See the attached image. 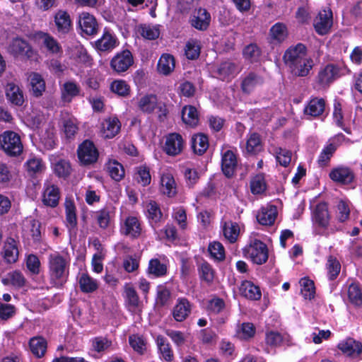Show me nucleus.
Returning a JSON list of instances; mask_svg holds the SVG:
<instances>
[{"label":"nucleus","instance_id":"4be33fe9","mask_svg":"<svg viewBox=\"0 0 362 362\" xmlns=\"http://www.w3.org/2000/svg\"><path fill=\"white\" fill-rule=\"evenodd\" d=\"M191 311L192 305L189 300L185 298H179L173 308L172 315L175 321L183 322L189 317Z\"/></svg>","mask_w":362,"mask_h":362},{"label":"nucleus","instance_id":"0eeeda50","mask_svg":"<svg viewBox=\"0 0 362 362\" xmlns=\"http://www.w3.org/2000/svg\"><path fill=\"white\" fill-rule=\"evenodd\" d=\"M333 25V15L330 8H325L319 11L313 20L315 31L320 35L328 34Z\"/></svg>","mask_w":362,"mask_h":362},{"label":"nucleus","instance_id":"473e14b6","mask_svg":"<svg viewBox=\"0 0 362 362\" xmlns=\"http://www.w3.org/2000/svg\"><path fill=\"white\" fill-rule=\"evenodd\" d=\"M24 235L30 238L34 242H38L41 239L40 223L39 221L30 218H27L23 226Z\"/></svg>","mask_w":362,"mask_h":362},{"label":"nucleus","instance_id":"f8f14e48","mask_svg":"<svg viewBox=\"0 0 362 362\" xmlns=\"http://www.w3.org/2000/svg\"><path fill=\"white\" fill-rule=\"evenodd\" d=\"M329 176L333 182L343 185H350L355 178L354 171L350 168L344 165L332 168Z\"/></svg>","mask_w":362,"mask_h":362},{"label":"nucleus","instance_id":"13d9d810","mask_svg":"<svg viewBox=\"0 0 362 362\" xmlns=\"http://www.w3.org/2000/svg\"><path fill=\"white\" fill-rule=\"evenodd\" d=\"M332 115L334 123L341 128L349 117V114L342 109L341 104L337 101L334 103Z\"/></svg>","mask_w":362,"mask_h":362},{"label":"nucleus","instance_id":"c03bdc74","mask_svg":"<svg viewBox=\"0 0 362 362\" xmlns=\"http://www.w3.org/2000/svg\"><path fill=\"white\" fill-rule=\"evenodd\" d=\"M288 31L286 24L276 23L269 30V37L272 42L281 43L288 37Z\"/></svg>","mask_w":362,"mask_h":362},{"label":"nucleus","instance_id":"c9c22d12","mask_svg":"<svg viewBox=\"0 0 362 362\" xmlns=\"http://www.w3.org/2000/svg\"><path fill=\"white\" fill-rule=\"evenodd\" d=\"M28 81L31 87V91L34 96H41L45 90V81L41 74L32 72L29 74Z\"/></svg>","mask_w":362,"mask_h":362},{"label":"nucleus","instance_id":"de8ad7c7","mask_svg":"<svg viewBox=\"0 0 362 362\" xmlns=\"http://www.w3.org/2000/svg\"><path fill=\"white\" fill-rule=\"evenodd\" d=\"M263 83L262 78L254 73L249 74L242 81L241 88L244 93H250Z\"/></svg>","mask_w":362,"mask_h":362},{"label":"nucleus","instance_id":"7c9ffc66","mask_svg":"<svg viewBox=\"0 0 362 362\" xmlns=\"http://www.w3.org/2000/svg\"><path fill=\"white\" fill-rule=\"evenodd\" d=\"M61 97L64 103H70L74 98L80 95L81 87L74 81H67L61 86Z\"/></svg>","mask_w":362,"mask_h":362},{"label":"nucleus","instance_id":"39448f33","mask_svg":"<svg viewBox=\"0 0 362 362\" xmlns=\"http://www.w3.org/2000/svg\"><path fill=\"white\" fill-rule=\"evenodd\" d=\"M0 145L10 156L19 155L23 151V144L18 134L12 131L4 132L0 135Z\"/></svg>","mask_w":362,"mask_h":362},{"label":"nucleus","instance_id":"37998d69","mask_svg":"<svg viewBox=\"0 0 362 362\" xmlns=\"http://www.w3.org/2000/svg\"><path fill=\"white\" fill-rule=\"evenodd\" d=\"M314 66L313 59L309 55L291 66L292 72L298 76H306Z\"/></svg>","mask_w":362,"mask_h":362},{"label":"nucleus","instance_id":"a211bd4d","mask_svg":"<svg viewBox=\"0 0 362 362\" xmlns=\"http://www.w3.org/2000/svg\"><path fill=\"white\" fill-rule=\"evenodd\" d=\"M121 122L116 117L105 119L100 125V135L105 139H112L120 131Z\"/></svg>","mask_w":362,"mask_h":362},{"label":"nucleus","instance_id":"393cba45","mask_svg":"<svg viewBox=\"0 0 362 362\" xmlns=\"http://www.w3.org/2000/svg\"><path fill=\"white\" fill-rule=\"evenodd\" d=\"M125 303L128 310L132 313L141 311V302L134 288L130 284L124 286Z\"/></svg>","mask_w":362,"mask_h":362},{"label":"nucleus","instance_id":"58836bf2","mask_svg":"<svg viewBox=\"0 0 362 362\" xmlns=\"http://www.w3.org/2000/svg\"><path fill=\"white\" fill-rule=\"evenodd\" d=\"M175 66V58L170 54H163L158 62L157 70L158 73L167 76L171 74Z\"/></svg>","mask_w":362,"mask_h":362},{"label":"nucleus","instance_id":"a19ab883","mask_svg":"<svg viewBox=\"0 0 362 362\" xmlns=\"http://www.w3.org/2000/svg\"><path fill=\"white\" fill-rule=\"evenodd\" d=\"M344 140V136L343 134H338L333 139V142L325 146L319 156V163L324 165L332 157L334 152L336 151L338 145Z\"/></svg>","mask_w":362,"mask_h":362},{"label":"nucleus","instance_id":"4d7b16f0","mask_svg":"<svg viewBox=\"0 0 362 362\" xmlns=\"http://www.w3.org/2000/svg\"><path fill=\"white\" fill-rule=\"evenodd\" d=\"M25 123L31 129H39L45 120V115L40 111L33 110L25 117Z\"/></svg>","mask_w":362,"mask_h":362},{"label":"nucleus","instance_id":"bb28decb","mask_svg":"<svg viewBox=\"0 0 362 362\" xmlns=\"http://www.w3.org/2000/svg\"><path fill=\"white\" fill-rule=\"evenodd\" d=\"M115 214V209L112 206H107L95 213V218L98 226L102 229H107L111 224Z\"/></svg>","mask_w":362,"mask_h":362},{"label":"nucleus","instance_id":"dca6fc26","mask_svg":"<svg viewBox=\"0 0 362 362\" xmlns=\"http://www.w3.org/2000/svg\"><path fill=\"white\" fill-rule=\"evenodd\" d=\"M65 208V225L70 234H76L77 232L76 208L74 201L66 198L64 202Z\"/></svg>","mask_w":362,"mask_h":362},{"label":"nucleus","instance_id":"f03ea898","mask_svg":"<svg viewBox=\"0 0 362 362\" xmlns=\"http://www.w3.org/2000/svg\"><path fill=\"white\" fill-rule=\"evenodd\" d=\"M245 256L254 264H264L269 257L268 247L255 236H250L248 244L244 248Z\"/></svg>","mask_w":362,"mask_h":362},{"label":"nucleus","instance_id":"7ed1b4c3","mask_svg":"<svg viewBox=\"0 0 362 362\" xmlns=\"http://www.w3.org/2000/svg\"><path fill=\"white\" fill-rule=\"evenodd\" d=\"M137 107L139 111L145 114H151L157 110L160 119L167 114L165 105L158 102L157 96L151 93L141 95L137 100Z\"/></svg>","mask_w":362,"mask_h":362},{"label":"nucleus","instance_id":"ea45409f","mask_svg":"<svg viewBox=\"0 0 362 362\" xmlns=\"http://www.w3.org/2000/svg\"><path fill=\"white\" fill-rule=\"evenodd\" d=\"M7 99L13 105L21 106L24 103L23 91L13 83H8L6 88Z\"/></svg>","mask_w":362,"mask_h":362},{"label":"nucleus","instance_id":"c756f323","mask_svg":"<svg viewBox=\"0 0 362 362\" xmlns=\"http://www.w3.org/2000/svg\"><path fill=\"white\" fill-rule=\"evenodd\" d=\"M237 165V158L235 153L230 149H226L222 153L221 168L227 177H231Z\"/></svg>","mask_w":362,"mask_h":362},{"label":"nucleus","instance_id":"8fccbe9b","mask_svg":"<svg viewBox=\"0 0 362 362\" xmlns=\"http://www.w3.org/2000/svg\"><path fill=\"white\" fill-rule=\"evenodd\" d=\"M209 147L208 137L204 134H197L192 138V148L198 155H202Z\"/></svg>","mask_w":362,"mask_h":362},{"label":"nucleus","instance_id":"338daca9","mask_svg":"<svg viewBox=\"0 0 362 362\" xmlns=\"http://www.w3.org/2000/svg\"><path fill=\"white\" fill-rule=\"evenodd\" d=\"M139 30L141 35L147 40H155L160 35L159 25H142Z\"/></svg>","mask_w":362,"mask_h":362},{"label":"nucleus","instance_id":"774afa93","mask_svg":"<svg viewBox=\"0 0 362 362\" xmlns=\"http://www.w3.org/2000/svg\"><path fill=\"white\" fill-rule=\"evenodd\" d=\"M348 297L349 300L354 305L362 304V291L356 283H352L348 288Z\"/></svg>","mask_w":362,"mask_h":362},{"label":"nucleus","instance_id":"5fc2aeb1","mask_svg":"<svg viewBox=\"0 0 362 362\" xmlns=\"http://www.w3.org/2000/svg\"><path fill=\"white\" fill-rule=\"evenodd\" d=\"M182 119L187 125L195 127L199 122L197 109L191 105L184 107L182 111Z\"/></svg>","mask_w":362,"mask_h":362},{"label":"nucleus","instance_id":"e433bc0d","mask_svg":"<svg viewBox=\"0 0 362 362\" xmlns=\"http://www.w3.org/2000/svg\"><path fill=\"white\" fill-rule=\"evenodd\" d=\"M35 38L41 40L42 44L49 52L56 54L62 52V48L59 42L49 34L38 32L35 34Z\"/></svg>","mask_w":362,"mask_h":362},{"label":"nucleus","instance_id":"c85d7f7f","mask_svg":"<svg viewBox=\"0 0 362 362\" xmlns=\"http://www.w3.org/2000/svg\"><path fill=\"white\" fill-rule=\"evenodd\" d=\"M210 22V13L206 9L202 8L197 10L191 18L192 25L199 30H206Z\"/></svg>","mask_w":362,"mask_h":362},{"label":"nucleus","instance_id":"bf43d9fd","mask_svg":"<svg viewBox=\"0 0 362 362\" xmlns=\"http://www.w3.org/2000/svg\"><path fill=\"white\" fill-rule=\"evenodd\" d=\"M262 148L260 136L257 133H252L245 143V151L249 153H255Z\"/></svg>","mask_w":362,"mask_h":362},{"label":"nucleus","instance_id":"3c124183","mask_svg":"<svg viewBox=\"0 0 362 362\" xmlns=\"http://www.w3.org/2000/svg\"><path fill=\"white\" fill-rule=\"evenodd\" d=\"M240 233V226L233 221H226L223 226V233L224 237L230 242L234 243L238 239Z\"/></svg>","mask_w":362,"mask_h":362},{"label":"nucleus","instance_id":"a878e982","mask_svg":"<svg viewBox=\"0 0 362 362\" xmlns=\"http://www.w3.org/2000/svg\"><path fill=\"white\" fill-rule=\"evenodd\" d=\"M265 342L268 347L272 349L292 344V339L289 334H281L277 332H269L267 333Z\"/></svg>","mask_w":362,"mask_h":362},{"label":"nucleus","instance_id":"69168bd1","mask_svg":"<svg viewBox=\"0 0 362 362\" xmlns=\"http://www.w3.org/2000/svg\"><path fill=\"white\" fill-rule=\"evenodd\" d=\"M200 49V42L197 40L191 39L185 45V55L189 59H194L199 56Z\"/></svg>","mask_w":362,"mask_h":362},{"label":"nucleus","instance_id":"aec40b11","mask_svg":"<svg viewBox=\"0 0 362 362\" xmlns=\"http://www.w3.org/2000/svg\"><path fill=\"white\" fill-rule=\"evenodd\" d=\"M49 160L54 173L59 177H66L71 172L69 162L57 154L49 156Z\"/></svg>","mask_w":362,"mask_h":362},{"label":"nucleus","instance_id":"423d86ee","mask_svg":"<svg viewBox=\"0 0 362 362\" xmlns=\"http://www.w3.org/2000/svg\"><path fill=\"white\" fill-rule=\"evenodd\" d=\"M8 52L16 57L25 58L30 60H37V52L24 40L16 37L8 46Z\"/></svg>","mask_w":362,"mask_h":362},{"label":"nucleus","instance_id":"1a4fd4ad","mask_svg":"<svg viewBox=\"0 0 362 362\" xmlns=\"http://www.w3.org/2000/svg\"><path fill=\"white\" fill-rule=\"evenodd\" d=\"M120 233L132 238H139L142 233L141 221L134 215H129L121 218Z\"/></svg>","mask_w":362,"mask_h":362},{"label":"nucleus","instance_id":"20e7f679","mask_svg":"<svg viewBox=\"0 0 362 362\" xmlns=\"http://www.w3.org/2000/svg\"><path fill=\"white\" fill-rule=\"evenodd\" d=\"M347 72L348 69L343 62L329 64L320 71L317 76L318 82L322 86H327Z\"/></svg>","mask_w":362,"mask_h":362},{"label":"nucleus","instance_id":"4c0bfd02","mask_svg":"<svg viewBox=\"0 0 362 362\" xmlns=\"http://www.w3.org/2000/svg\"><path fill=\"white\" fill-rule=\"evenodd\" d=\"M59 191L53 185L46 184L43 192L42 202L49 206L55 207L59 202Z\"/></svg>","mask_w":362,"mask_h":362},{"label":"nucleus","instance_id":"2eb2a0df","mask_svg":"<svg viewBox=\"0 0 362 362\" xmlns=\"http://www.w3.org/2000/svg\"><path fill=\"white\" fill-rule=\"evenodd\" d=\"M307 56L308 54L306 47L302 43H298L295 46L290 47L286 51L284 59L285 63L291 67Z\"/></svg>","mask_w":362,"mask_h":362},{"label":"nucleus","instance_id":"f257e3e1","mask_svg":"<svg viewBox=\"0 0 362 362\" xmlns=\"http://www.w3.org/2000/svg\"><path fill=\"white\" fill-rule=\"evenodd\" d=\"M70 258L68 254L54 252L48 256V268L50 283L56 286H62L69 273Z\"/></svg>","mask_w":362,"mask_h":362},{"label":"nucleus","instance_id":"a18cd8bd","mask_svg":"<svg viewBox=\"0 0 362 362\" xmlns=\"http://www.w3.org/2000/svg\"><path fill=\"white\" fill-rule=\"evenodd\" d=\"M325 107V101L322 98H314L311 99L306 107L304 112L311 117H317L322 114Z\"/></svg>","mask_w":362,"mask_h":362},{"label":"nucleus","instance_id":"f3484780","mask_svg":"<svg viewBox=\"0 0 362 362\" xmlns=\"http://www.w3.org/2000/svg\"><path fill=\"white\" fill-rule=\"evenodd\" d=\"M337 347L343 354L353 358L359 357L362 354V344L353 338L341 340Z\"/></svg>","mask_w":362,"mask_h":362},{"label":"nucleus","instance_id":"680f3d73","mask_svg":"<svg viewBox=\"0 0 362 362\" xmlns=\"http://www.w3.org/2000/svg\"><path fill=\"white\" fill-rule=\"evenodd\" d=\"M299 283L301 286L300 292L304 298L309 300L313 298L315 294L314 282L308 278H303Z\"/></svg>","mask_w":362,"mask_h":362},{"label":"nucleus","instance_id":"4468645a","mask_svg":"<svg viewBox=\"0 0 362 362\" xmlns=\"http://www.w3.org/2000/svg\"><path fill=\"white\" fill-rule=\"evenodd\" d=\"M83 35H94L98 33V25L93 15L88 12H81L78 20Z\"/></svg>","mask_w":362,"mask_h":362},{"label":"nucleus","instance_id":"cd10ccee","mask_svg":"<svg viewBox=\"0 0 362 362\" xmlns=\"http://www.w3.org/2000/svg\"><path fill=\"white\" fill-rule=\"evenodd\" d=\"M145 211L150 224L156 230L158 223L161 221L163 214L158 204L153 200H150L144 204Z\"/></svg>","mask_w":362,"mask_h":362},{"label":"nucleus","instance_id":"9b49d317","mask_svg":"<svg viewBox=\"0 0 362 362\" xmlns=\"http://www.w3.org/2000/svg\"><path fill=\"white\" fill-rule=\"evenodd\" d=\"M134 58L129 50L117 53L111 60L110 66L117 74L125 72L133 64Z\"/></svg>","mask_w":362,"mask_h":362},{"label":"nucleus","instance_id":"09e8293b","mask_svg":"<svg viewBox=\"0 0 362 362\" xmlns=\"http://www.w3.org/2000/svg\"><path fill=\"white\" fill-rule=\"evenodd\" d=\"M110 89L112 93L120 97H128L131 93L129 84L123 79H115L110 85Z\"/></svg>","mask_w":362,"mask_h":362},{"label":"nucleus","instance_id":"864d4df0","mask_svg":"<svg viewBox=\"0 0 362 362\" xmlns=\"http://www.w3.org/2000/svg\"><path fill=\"white\" fill-rule=\"evenodd\" d=\"M30 349L31 352L38 358L44 356L47 350V341L40 337H35L30 339Z\"/></svg>","mask_w":362,"mask_h":362},{"label":"nucleus","instance_id":"2f4dec72","mask_svg":"<svg viewBox=\"0 0 362 362\" xmlns=\"http://www.w3.org/2000/svg\"><path fill=\"white\" fill-rule=\"evenodd\" d=\"M160 191L169 197L177 193V185L173 176L170 173H163L160 180Z\"/></svg>","mask_w":362,"mask_h":362},{"label":"nucleus","instance_id":"49530a36","mask_svg":"<svg viewBox=\"0 0 362 362\" xmlns=\"http://www.w3.org/2000/svg\"><path fill=\"white\" fill-rule=\"evenodd\" d=\"M39 136L41 143L47 149L52 148L55 146L56 131L52 124H47L45 131H42Z\"/></svg>","mask_w":362,"mask_h":362},{"label":"nucleus","instance_id":"79ce46f5","mask_svg":"<svg viewBox=\"0 0 362 362\" xmlns=\"http://www.w3.org/2000/svg\"><path fill=\"white\" fill-rule=\"evenodd\" d=\"M240 294L251 300H258L261 298L259 288L250 281H244L239 287Z\"/></svg>","mask_w":362,"mask_h":362},{"label":"nucleus","instance_id":"e2e57ef3","mask_svg":"<svg viewBox=\"0 0 362 362\" xmlns=\"http://www.w3.org/2000/svg\"><path fill=\"white\" fill-rule=\"evenodd\" d=\"M255 334V327L250 322L243 323L236 331V336L240 339L248 340L252 338Z\"/></svg>","mask_w":362,"mask_h":362},{"label":"nucleus","instance_id":"6ab92c4d","mask_svg":"<svg viewBox=\"0 0 362 362\" xmlns=\"http://www.w3.org/2000/svg\"><path fill=\"white\" fill-rule=\"evenodd\" d=\"M54 23L57 33L68 34L72 29V21L69 13L64 10H58L54 15Z\"/></svg>","mask_w":362,"mask_h":362},{"label":"nucleus","instance_id":"6e6552de","mask_svg":"<svg viewBox=\"0 0 362 362\" xmlns=\"http://www.w3.org/2000/svg\"><path fill=\"white\" fill-rule=\"evenodd\" d=\"M185 146V141L178 133H170L165 136L163 146V151L170 156L180 155Z\"/></svg>","mask_w":362,"mask_h":362},{"label":"nucleus","instance_id":"b1692460","mask_svg":"<svg viewBox=\"0 0 362 362\" xmlns=\"http://www.w3.org/2000/svg\"><path fill=\"white\" fill-rule=\"evenodd\" d=\"M1 253L6 262L11 264L17 262L19 256L18 242L12 238H6Z\"/></svg>","mask_w":362,"mask_h":362},{"label":"nucleus","instance_id":"412c9836","mask_svg":"<svg viewBox=\"0 0 362 362\" xmlns=\"http://www.w3.org/2000/svg\"><path fill=\"white\" fill-rule=\"evenodd\" d=\"M239 71L240 69L235 64L227 61L220 64L214 71V74L222 81H228L233 78Z\"/></svg>","mask_w":362,"mask_h":362},{"label":"nucleus","instance_id":"9d476101","mask_svg":"<svg viewBox=\"0 0 362 362\" xmlns=\"http://www.w3.org/2000/svg\"><path fill=\"white\" fill-rule=\"evenodd\" d=\"M78 157L83 164L89 165L97 161L98 151L92 141L86 140L78 146Z\"/></svg>","mask_w":362,"mask_h":362},{"label":"nucleus","instance_id":"603ef678","mask_svg":"<svg viewBox=\"0 0 362 362\" xmlns=\"http://www.w3.org/2000/svg\"><path fill=\"white\" fill-rule=\"evenodd\" d=\"M107 170L115 181H120L124 177L123 165L116 160H110L106 164Z\"/></svg>","mask_w":362,"mask_h":362},{"label":"nucleus","instance_id":"ddd939ff","mask_svg":"<svg viewBox=\"0 0 362 362\" xmlns=\"http://www.w3.org/2000/svg\"><path fill=\"white\" fill-rule=\"evenodd\" d=\"M330 218L331 216L326 203H319L313 208L312 220L315 226L322 228H327L329 224Z\"/></svg>","mask_w":362,"mask_h":362},{"label":"nucleus","instance_id":"0e129e2a","mask_svg":"<svg viewBox=\"0 0 362 362\" xmlns=\"http://www.w3.org/2000/svg\"><path fill=\"white\" fill-rule=\"evenodd\" d=\"M4 284H11L15 287H22L25 284V279L23 274L19 271H14L9 273L7 278L2 279Z\"/></svg>","mask_w":362,"mask_h":362},{"label":"nucleus","instance_id":"72a5a7b5","mask_svg":"<svg viewBox=\"0 0 362 362\" xmlns=\"http://www.w3.org/2000/svg\"><path fill=\"white\" fill-rule=\"evenodd\" d=\"M95 47L100 51H109L117 45L116 36L107 30H105L102 37L95 41Z\"/></svg>","mask_w":362,"mask_h":362},{"label":"nucleus","instance_id":"6e6d98bb","mask_svg":"<svg viewBox=\"0 0 362 362\" xmlns=\"http://www.w3.org/2000/svg\"><path fill=\"white\" fill-rule=\"evenodd\" d=\"M81 290L84 293H92L98 288V282L87 274H82L79 278Z\"/></svg>","mask_w":362,"mask_h":362},{"label":"nucleus","instance_id":"052dcab7","mask_svg":"<svg viewBox=\"0 0 362 362\" xmlns=\"http://www.w3.org/2000/svg\"><path fill=\"white\" fill-rule=\"evenodd\" d=\"M251 192L254 194H260L265 192L267 184L264 175H255L250 182Z\"/></svg>","mask_w":362,"mask_h":362},{"label":"nucleus","instance_id":"5701e85b","mask_svg":"<svg viewBox=\"0 0 362 362\" xmlns=\"http://www.w3.org/2000/svg\"><path fill=\"white\" fill-rule=\"evenodd\" d=\"M278 211L276 206L267 204L262 206L257 214V221L263 226H272L274 223Z\"/></svg>","mask_w":362,"mask_h":362},{"label":"nucleus","instance_id":"f704fd0d","mask_svg":"<svg viewBox=\"0 0 362 362\" xmlns=\"http://www.w3.org/2000/svg\"><path fill=\"white\" fill-rule=\"evenodd\" d=\"M147 272L155 277L163 276L167 273V265L165 264V256L160 257V259L153 258L149 261Z\"/></svg>","mask_w":362,"mask_h":362}]
</instances>
